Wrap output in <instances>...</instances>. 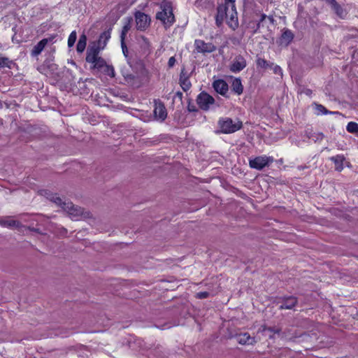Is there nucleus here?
I'll use <instances>...</instances> for the list:
<instances>
[{
    "label": "nucleus",
    "mask_w": 358,
    "mask_h": 358,
    "mask_svg": "<svg viewBox=\"0 0 358 358\" xmlns=\"http://www.w3.org/2000/svg\"><path fill=\"white\" fill-rule=\"evenodd\" d=\"M161 11L157 13L156 19L160 20L166 29L169 28L176 21L173 13L172 3L164 0L159 5Z\"/></svg>",
    "instance_id": "1"
},
{
    "label": "nucleus",
    "mask_w": 358,
    "mask_h": 358,
    "mask_svg": "<svg viewBox=\"0 0 358 358\" xmlns=\"http://www.w3.org/2000/svg\"><path fill=\"white\" fill-rule=\"evenodd\" d=\"M99 48H88L87 50L86 62L92 64V69L97 72L107 64L104 59L99 56Z\"/></svg>",
    "instance_id": "2"
},
{
    "label": "nucleus",
    "mask_w": 358,
    "mask_h": 358,
    "mask_svg": "<svg viewBox=\"0 0 358 358\" xmlns=\"http://www.w3.org/2000/svg\"><path fill=\"white\" fill-rule=\"evenodd\" d=\"M222 132L224 134L234 133L242 127V122L234 123L231 118L220 120L218 122Z\"/></svg>",
    "instance_id": "3"
},
{
    "label": "nucleus",
    "mask_w": 358,
    "mask_h": 358,
    "mask_svg": "<svg viewBox=\"0 0 358 358\" xmlns=\"http://www.w3.org/2000/svg\"><path fill=\"white\" fill-rule=\"evenodd\" d=\"M136 27L137 30L145 31L150 27L151 19L150 17L141 11L135 13Z\"/></svg>",
    "instance_id": "4"
},
{
    "label": "nucleus",
    "mask_w": 358,
    "mask_h": 358,
    "mask_svg": "<svg viewBox=\"0 0 358 358\" xmlns=\"http://www.w3.org/2000/svg\"><path fill=\"white\" fill-rule=\"evenodd\" d=\"M273 162L272 157L259 156L249 161V165L251 168L257 170H262L268 166L270 163Z\"/></svg>",
    "instance_id": "5"
},
{
    "label": "nucleus",
    "mask_w": 358,
    "mask_h": 358,
    "mask_svg": "<svg viewBox=\"0 0 358 358\" xmlns=\"http://www.w3.org/2000/svg\"><path fill=\"white\" fill-rule=\"evenodd\" d=\"M229 6L230 4L226 3L225 2L217 6V14L215 15V24L218 27L222 26L224 20L228 19Z\"/></svg>",
    "instance_id": "6"
},
{
    "label": "nucleus",
    "mask_w": 358,
    "mask_h": 358,
    "mask_svg": "<svg viewBox=\"0 0 358 358\" xmlns=\"http://www.w3.org/2000/svg\"><path fill=\"white\" fill-rule=\"evenodd\" d=\"M197 104L203 110H208L215 102L214 98L206 92H201L196 99Z\"/></svg>",
    "instance_id": "7"
},
{
    "label": "nucleus",
    "mask_w": 358,
    "mask_h": 358,
    "mask_svg": "<svg viewBox=\"0 0 358 358\" xmlns=\"http://www.w3.org/2000/svg\"><path fill=\"white\" fill-rule=\"evenodd\" d=\"M0 225L3 227L16 229L20 232H22L23 228H25V226L20 221L13 220L11 216H6L0 219Z\"/></svg>",
    "instance_id": "8"
},
{
    "label": "nucleus",
    "mask_w": 358,
    "mask_h": 358,
    "mask_svg": "<svg viewBox=\"0 0 358 358\" xmlns=\"http://www.w3.org/2000/svg\"><path fill=\"white\" fill-rule=\"evenodd\" d=\"M63 210L67 212L71 217L76 218L82 217L84 213L83 208L78 206L74 205L71 201L66 202L65 208H64Z\"/></svg>",
    "instance_id": "9"
},
{
    "label": "nucleus",
    "mask_w": 358,
    "mask_h": 358,
    "mask_svg": "<svg viewBox=\"0 0 358 358\" xmlns=\"http://www.w3.org/2000/svg\"><path fill=\"white\" fill-rule=\"evenodd\" d=\"M247 66L245 59L241 55H237L232 64L230 65L229 69L231 72L237 73L242 71Z\"/></svg>",
    "instance_id": "10"
},
{
    "label": "nucleus",
    "mask_w": 358,
    "mask_h": 358,
    "mask_svg": "<svg viewBox=\"0 0 358 358\" xmlns=\"http://www.w3.org/2000/svg\"><path fill=\"white\" fill-rule=\"evenodd\" d=\"M230 7L231 10L228 13V19L226 20L229 27L233 30H235L238 27V13L235 5H231Z\"/></svg>",
    "instance_id": "11"
},
{
    "label": "nucleus",
    "mask_w": 358,
    "mask_h": 358,
    "mask_svg": "<svg viewBox=\"0 0 358 358\" xmlns=\"http://www.w3.org/2000/svg\"><path fill=\"white\" fill-rule=\"evenodd\" d=\"M328 3L334 13L341 19H345L348 15L347 11L336 1V0H327Z\"/></svg>",
    "instance_id": "12"
},
{
    "label": "nucleus",
    "mask_w": 358,
    "mask_h": 358,
    "mask_svg": "<svg viewBox=\"0 0 358 358\" xmlns=\"http://www.w3.org/2000/svg\"><path fill=\"white\" fill-rule=\"evenodd\" d=\"M282 304L280 306L279 309H293L298 303V299L294 296H284L280 299Z\"/></svg>",
    "instance_id": "13"
},
{
    "label": "nucleus",
    "mask_w": 358,
    "mask_h": 358,
    "mask_svg": "<svg viewBox=\"0 0 358 358\" xmlns=\"http://www.w3.org/2000/svg\"><path fill=\"white\" fill-rule=\"evenodd\" d=\"M229 338H236L237 342L241 345H254L257 343L255 338L251 337L248 333L236 334Z\"/></svg>",
    "instance_id": "14"
},
{
    "label": "nucleus",
    "mask_w": 358,
    "mask_h": 358,
    "mask_svg": "<svg viewBox=\"0 0 358 358\" xmlns=\"http://www.w3.org/2000/svg\"><path fill=\"white\" fill-rule=\"evenodd\" d=\"M196 49L199 52H212L216 50V47L211 43H205L201 40L195 41Z\"/></svg>",
    "instance_id": "15"
},
{
    "label": "nucleus",
    "mask_w": 358,
    "mask_h": 358,
    "mask_svg": "<svg viewBox=\"0 0 358 358\" xmlns=\"http://www.w3.org/2000/svg\"><path fill=\"white\" fill-rule=\"evenodd\" d=\"M110 31L111 28L107 31H103L102 34H101L97 41V44H94L93 45L89 46L88 48H99L100 50L103 49L106 45L107 41L110 38Z\"/></svg>",
    "instance_id": "16"
},
{
    "label": "nucleus",
    "mask_w": 358,
    "mask_h": 358,
    "mask_svg": "<svg viewBox=\"0 0 358 358\" xmlns=\"http://www.w3.org/2000/svg\"><path fill=\"white\" fill-rule=\"evenodd\" d=\"M213 87L216 92L224 96L229 90L228 84L222 79L215 80L213 83Z\"/></svg>",
    "instance_id": "17"
},
{
    "label": "nucleus",
    "mask_w": 358,
    "mask_h": 358,
    "mask_svg": "<svg viewBox=\"0 0 358 358\" xmlns=\"http://www.w3.org/2000/svg\"><path fill=\"white\" fill-rule=\"evenodd\" d=\"M52 39L53 38H43L36 45L34 46L31 52V55L32 57H36L40 55L48 42L52 41Z\"/></svg>",
    "instance_id": "18"
},
{
    "label": "nucleus",
    "mask_w": 358,
    "mask_h": 358,
    "mask_svg": "<svg viewBox=\"0 0 358 358\" xmlns=\"http://www.w3.org/2000/svg\"><path fill=\"white\" fill-rule=\"evenodd\" d=\"M155 115L160 119L161 120H164L167 116L166 109L164 105V103L161 101L155 103V108L154 110Z\"/></svg>",
    "instance_id": "19"
},
{
    "label": "nucleus",
    "mask_w": 358,
    "mask_h": 358,
    "mask_svg": "<svg viewBox=\"0 0 358 358\" xmlns=\"http://www.w3.org/2000/svg\"><path fill=\"white\" fill-rule=\"evenodd\" d=\"M179 83L183 90V91L187 92L189 90L192 86V84L189 81V76H187L185 73V69L181 70L179 78Z\"/></svg>",
    "instance_id": "20"
},
{
    "label": "nucleus",
    "mask_w": 358,
    "mask_h": 358,
    "mask_svg": "<svg viewBox=\"0 0 358 358\" xmlns=\"http://www.w3.org/2000/svg\"><path fill=\"white\" fill-rule=\"evenodd\" d=\"M294 38V34L289 29H285L280 38V43L288 45Z\"/></svg>",
    "instance_id": "21"
},
{
    "label": "nucleus",
    "mask_w": 358,
    "mask_h": 358,
    "mask_svg": "<svg viewBox=\"0 0 358 358\" xmlns=\"http://www.w3.org/2000/svg\"><path fill=\"white\" fill-rule=\"evenodd\" d=\"M330 159L334 162L335 164V170L337 171H341L343 169V162L345 158L343 155H338L334 157H331Z\"/></svg>",
    "instance_id": "22"
},
{
    "label": "nucleus",
    "mask_w": 358,
    "mask_h": 358,
    "mask_svg": "<svg viewBox=\"0 0 358 358\" xmlns=\"http://www.w3.org/2000/svg\"><path fill=\"white\" fill-rule=\"evenodd\" d=\"M232 91L240 95L243 92V87L240 78H235L231 85Z\"/></svg>",
    "instance_id": "23"
},
{
    "label": "nucleus",
    "mask_w": 358,
    "mask_h": 358,
    "mask_svg": "<svg viewBox=\"0 0 358 358\" xmlns=\"http://www.w3.org/2000/svg\"><path fill=\"white\" fill-rule=\"evenodd\" d=\"M124 80L130 85L138 87V84L136 83L138 78L136 75L131 73H125L123 75Z\"/></svg>",
    "instance_id": "24"
},
{
    "label": "nucleus",
    "mask_w": 358,
    "mask_h": 358,
    "mask_svg": "<svg viewBox=\"0 0 358 358\" xmlns=\"http://www.w3.org/2000/svg\"><path fill=\"white\" fill-rule=\"evenodd\" d=\"M97 73H101L112 78L115 76V71L113 66L107 64L104 66V67H103V69H100Z\"/></svg>",
    "instance_id": "25"
},
{
    "label": "nucleus",
    "mask_w": 358,
    "mask_h": 358,
    "mask_svg": "<svg viewBox=\"0 0 358 358\" xmlns=\"http://www.w3.org/2000/svg\"><path fill=\"white\" fill-rule=\"evenodd\" d=\"M256 64L258 68H261L263 69H267L268 68H272L273 64L268 62L266 59L257 57L256 60Z\"/></svg>",
    "instance_id": "26"
},
{
    "label": "nucleus",
    "mask_w": 358,
    "mask_h": 358,
    "mask_svg": "<svg viewBox=\"0 0 358 358\" xmlns=\"http://www.w3.org/2000/svg\"><path fill=\"white\" fill-rule=\"evenodd\" d=\"M49 200L50 201L55 203L58 206L61 207L62 209H64V208H65V205H66V202L63 201L62 199L56 193H54L52 196Z\"/></svg>",
    "instance_id": "27"
},
{
    "label": "nucleus",
    "mask_w": 358,
    "mask_h": 358,
    "mask_svg": "<svg viewBox=\"0 0 358 358\" xmlns=\"http://www.w3.org/2000/svg\"><path fill=\"white\" fill-rule=\"evenodd\" d=\"M298 337L296 336H294L293 334L291 333L290 329H286L283 331L281 332V338L288 339L292 341H296V339Z\"/></svg>",
    "instance_id": "28"
},
{
    "label": "nucleus",
    "mask_w": 358,
    "mask_h": 358,
    "mask_svg": "<svg viewBox=\"0 0 358 358\" xmlns=\"http://www.w3.org/2000/svg\"><path fill=\"white\" fill-rule=\"evenodd\" d=\"M131 20V18H129L127 23L124 25L120 35L121 40H125L126 35L129 30L131 29L130 22Z\"/></svg>",
    "instance_id": "29"
},
{
    "label": "nucleus",
    "mask_w": 358,
    "mask_h": 358,
    "mask_svg": "<svg viewBox=\"0 0 358 358\" xmlns=\"http://www.w3.org/2000/svg\"><path fill=\"white\" fill-rule=\"evenodd\" d=\"M346 129L348 132L355 134L358 132V124L354 122H350L348 124Z\"/></svg>",
    "instance_id": "30"
},
{
    "label": "nucleus",
    "mask_w": 358,
    "mask_h": 358,
    "mask_svg": "<svg viewBox=\"0 0 358 358\" xmlns=\"http://www.w3.org/2000/svg\"><path fill=\"white\" fill-rule=\"evenodd\" d=\"M315 109L318 111V113H321L322 114H333L338 113V112H331L328 110L324 106L318 103H315Z\"/></svg>",
    "instance_id": "31"
},
{
    "label": "nucleus",
    "mask_w": 358,
    "mask_h": 358,
    "mask_svg": "<svg viewBox=\"0 0 358 358\" xmlns=\"http://www.w3.org/2000/svg\"><path fill=\"white\" fill-rule=\"evenodd\" d=\"M76 38H77V36H76V31H73L69 36V38H68V46L69 48L71 47H73L74 45V43L76 41Z\"/></svg>",
    "instance_id": "32"
},
{
    "label": "nucleus",
    "mask_w": 358,
    "mask_h": 358,
    "mask_svg": "<svg viewBox=\"0 0 358 358\" xmlns=\"http://www.w3.org/2000/svg\"><path fill=\"white\" fill-rule=\"evenodd\" d=\"M268 331H269L271 333H273L274 334H278L281 338V329L276 327H268Z\"/></svg>",
    "instance_id": "33"
},
{
    "label": "nucleus",
    "mask_w": 358,
    "mask_h": 358,
    "mask_svg": "<svg viewBox=\"0 0 358 358\" xmlns=\"http://www.w3.org/2000/svg\"><path fill=\"white\" fill-rule=\"evenodd\" d=\"M39 194L42 196H45L48 200L52 196L53 194L48 189H41L39 191Z\"/></svg>",
    "instance_id": "34"
},
{
    "label": "nucleus",
    "mask_w": 358,
    "mask_h": 358,
    "mask_svg": "<svg viewBox=\"0 0 358 358\" xmlns=\"http://www.w3.org/2000/svg\"><path fill=\"white\" fill-rule=\"evenodd\" d=\"M10 62L7 57H0L1 68L3 66L10 67L9 64Z\"/></svg>",
    "instance_id": "35"
},
{
    "label": "nucleus",
    "mask_w": 358,
    "mask_h": 358,
    "mask_svg": "<svg viewBox=\"0 0 358 358\" xmlns=\"http://www.w3.org/2000/svg\"><path fill=\"white\" fill-rule=\"evenodd\" d=\"M86 48V43H82V42H78L77 43V46H76V50L78 51V52H83L85 49Z\"/></svg>",
    "instance_id": "36"
},
{
    "label": "nucleus",
    "mask_w": 358,
    "mask_h": 358,
    "mask_svg": "<svg viewBox=\"0 0 358 358\" xmlns=\"http://www.w3.org/2000/svg\"><path fill=\"white\" fill-rule=\"evenodd\" d=\"M210 294L208 292H201L196 294V298L199 299H206L209 296Z\"/></svg>",
    "instance_id": "37"
},
{
    "label": "nucleus",
    "mask_w": 358,
    "mask_h": 358,
    "mask_svg": "<svg viewBox=\"0 0 358 358\" xmlns=\"http://www.w3.org/2000/svg\"><path fill=\"white\" fill-rule=\"evenodd\" d=\"M121 47L124 55L127 57L128 54V49L125 43V40H121Z\"/></svg>",
    "instance_id": "38"
},
{
    "label": "nucleus",
    "mask_w": 358,
    "mask_h": 358,
    "mask_svg": "<svg viewBox=\"0 0 358 358\" xmlns=\"http://www.w3.org/2000/svg\"><path fill=\"white\" fill-rule=\"evenodd\" d=\"M268 18V16L265 14H262L261 18L257 23V29H259L261 26H264V21Z\"/></svg>",
    "instance_id": "39"
},
{
    "label": "nucleus",
    "mask_w": 358,
    "mask_h": 358,
    "mask_svg": "<svg viewBox=\"0 0 358 358\" xmlns=\"http://www.w3.org/2000/svg\"><path fill=\"white\" fill-rule=\"evenodd\" d=\"M26 229H28L31 231H34V232H36L37 234H43L42 231L40 230V229L38 228H35V227H26L25 226V228Z\"/></svg>",
    "instance_id": "40"
},
{
    "label": "nucleus",
    "mask_w": 358,
    "mask_h": 358,
    "mask_svg": "<svg viewBox=\"0 0 358 358\" xmlns=\"http://www.w3.org/2000/svg\"><path fill=\"white\" fill-rule=\"evenodd\" d=\"M301 94H305L307 96H311L313 91L310 89L303 88L300 90Z\"/></svg>",
    "instance_id": "41"
},
{
    "label": "nucleus",
    "mask_w": 358,
    "mask_h": 358,
    "mask_svg": "<svg viewBox=\"0 0 358 358\" xmlns=\"http://www.w3.org/2000/svg\"><path fill=\"white\" fill-rule=\"evenodd\" d=\"M187 110L189 112H196V111H197L196 107L194 104L191 103L190 101L188 103Z\"/></svg>",
    "instance_id": "42"
},
{
    "label": "nucleus",
    "mask_w": 358,
    "mask_h": 358,
    "mask_svg": "<svg viewBox=\"0 0 358 358\" xmlns=\"http://www.w3.org/2000/svg\"><path fill=\"white\" fill-rule=\"evenodd\" d=\"M176 58L174 57H171L169 58V62H168V66L169 68H172L174 66L175 64H176Z\"/></svg>",
    "instance_id": "43"
},
{
    "label": "nucleus",
    "mask_w": 358,
    "mask_h": 358,
    "mask_svg": "<svg viewBox=\"0 0 358 358\" xmlns=\"http://www.w3.org/2000/svg\"><path fill=\"white\" fill-rule=\"evenodd\" d=\"M273 71L275 74L282 75V69L279 66H275L273 68Z\"/></svg>",
    "instance_id": "44"
},
{
    "label": "nucleus",
    "mask_w": 358,
    "mask_h": 358,
    "mask_svg": "<svg viewBox=\"0 0 358 358\" xmlns=\"http://www.w3.org/2000/svg\"><path fill=\"white\" fill-rule=\"evenodd\" d=\"M78 42L87 43V36L85 34H82L79 38Z\"/></svg>",
    "instance_id": "45"
},
{
    "label": "nucleus",
    "mask_w": 358,
    "mask_h": 358,
    "mask_svg": "<svg viewBox=\"0 0 358 358\" xmlns=\"http://www.w3.org/2000/svg\"><path fill=\"white\" fill-rule=\"evenodd\" d=\"M59 234L62 236H65L67 234V229L62 227L59 229Z\"/></svg>",
    "instance_id": "46"
},
{
    "label": "nucleus",
    "mask_w": 358,
    "mask_h": 358,
    "mask_svg": "<svg viewBox=\"0 0 358 358\" xmlns=\"http://www.w3.org/2000/svg\"><path fill=\"white\" fill-rule=\"evenodd\" d=\"M299 337L302 338L303 341H304V340H307L310 337V336L308 334L304 333V334H302Z\"/></svg>",
    "instance_id": "47"
},
{
    "label": "nucleus",
    "mask_w": 358,
    "mask_h": 358,
    "mask_svg": "<svg viewBox=\"0 0 358 358\" xmlns=\"http://www.w3.org/2000/svg\"><path fill=\"white\" fill-rule=\"evenodd\" d=\"M224 2L230 4V6L235 5V0H224Z\"/></svg>",
    "instance_id": "48"
},
{
    "label": "nucleus",
    "mask_w": 358,
    "mask_h": 358,
    "mask_svg": "<svg viewBox=\"0 0 358 358\" xmlns=\"http://www.w3.org/2000/svg\"><path fill=\"white\" fill-rule=\"evenodd\" d=\"M268 20L270 22L271 24H273L275 22V20L272 15L268 16Z\"/></svg>",
    "instance_id": "49"
},
{
    "label": "nucleus",
    "mask_w": 358,
    "mask_h": 358,
    "mask_svg": "<svg viewBox=\"0 0 358 358\" xmlns=\"http://www.w3.org/2000/svg\"><path fill=\"white\" fill-rule=\"evenodd\" d=\"M176 96H178L180 100L182 99V93L181 92H177Z\"/></svg>",
    "instance_id": "50"
},
{
    "label": "nucleus",
    "mask_w": 358,
    "mask_h": 358,
    "mask_svg": "<svg viewBox=\"0 0 358 358\" xmlns=\"http://www.w3.org/2000/svg\"><path fill=\"white\" fill-rule=\"evenodd\" d=\"M268 327H266V325H262V326L261 327V328L259 329V331H266V330H267V331H268Z\"/></svg>",
    "instance_id": "51"
},
{
    "label": "nucleus",
    "mask_w": 358,
    "mask_h": 358,
    "mask_svg": "<svg viewBox=\"0 0 358 358\" xmlns=\"http://www.w3.org/2000/svg\"><path fill=\"white\" fill-rule=\"evenodd\" d=\"M143 41L145 42L146 45L148 46V45H149V44H148V43L147 38H146L145 37L143 36Z\"/></svg>",
    "instance_id": "52"
},
{
    "label": "nucleus",
    "mask_w": 358,
    "mask_h": 358,
    "mask_svg": "<svg viewBox=\"0 0 358 358\" xmlns=\"http://www.w3.org/2000/svg\"><path fill=\"white\" fill-rule=\"evenodd\" d=\"M269 338H270V339H274V338H275V334H272V335H270V336H269Z\"/></svg>",
    "instance_id": "53"
},
{
    "label": "nucleus",
    "mask_w": 358,
    "mask_h": 358,
    "mask_svg": "<svg viewBox=\"0 0 358 358\" xmlns=\"http://www.w3.org/2000/svg\"><path fill=\"white\" fill-rule=\"evenodd\" d=\"M1 106H2V104H1V103L0 102V108H1Z\"/></svg>",
    "instance_id": "54"
}]
</instances>
